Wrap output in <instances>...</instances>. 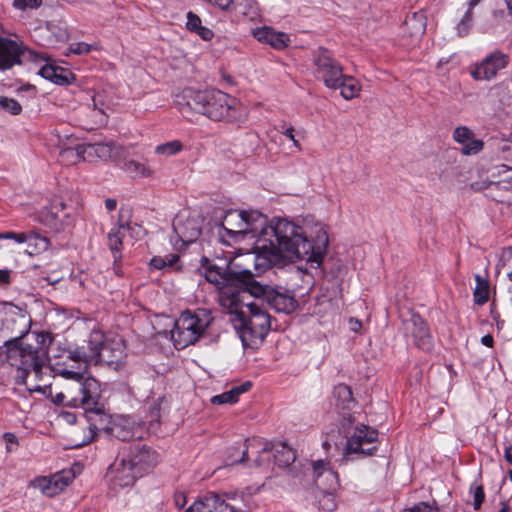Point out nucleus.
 Segmentation results:
<instances>
[{
    "mask_svg": "<svg viewBox=\"0 0 512 512\" xmlns=\"http://www.w3.org/2000/svg\"><path fill=\"white\" fill-rule=\"evenodd\" d=\"M252 251L228 258L232 270L253 279L252 270L262 273L273 266L304 261L307 268L321 266L328 246V234L324 224L313 218H302V226L280 223L260 238L254 239Z\"/></svg>",
    "mask_w": 512,
    "mask_h": 512,
    "instance_id": "f257e3e1",
    "label": "nucleus"
},
{
    "mask_svg": "<svg viewBox=\"0 0 512 512\" xmlns=\"http://www.w3.org/2000/svg\"><path fill=\"white\" fill-rule=\"evenodd\" d=\"M31 327V318L22 308L11 303H5L0 309V333L6 347V359L17 369L15 376L17 384L25 385L28 391L44 390V386L28 381L31 376L35 379L43 377L47 367L48 336L44 333H32L23 337Z\"/></svg>",
    "mask_w": 512,
    "mask_h": 512,
    "instance_id": "f03ea898",
    "label": "nucleus"
},
{
    "mask_svg": "<svg viewBox=\"0 0 512 512\" xmlns=\"http://www.w3.org/2000/svg\"><path fill=\"white\" fill-rule=\"evenodd\" d=\"M174 105L186 118L197 112L213 121L243 122L249 112L237 98L217 89L184 88L175 94Z\"/></svg>",
    "mask_w": 512,
    "mask_h": 512,
    "instance_id": "7ed1b4c3",
    "label": "nucleus"
},
{
    "mask_svg": "<svg viewBox=\"0 0 512 512\" xmlns=\"http://www.w3.org/2000/svg\"><path fill=\"white\" fill-rule=\"evenodd\" d=\"M244 295L235 310L227 309L231 314V322L236 329L244 347L255 348L260 345L271 329V317L263 305V300L255 298L246 301Z\"/></svg>",
    "mask_w": 512,
    "mask_h": 512,
    "instance_id": "20e7f679",
    "label": "nucleus"
},
{
    "mask_svg": "<svg viewBox=\"0 0 512 512\" xmlns=\"http://www.w3.org/2000/svg\"><path fill=\"white\" fill-rule=\"evenodd\" d=\"M287 223L290 226H302V219H289L273 217L268 220L258 211H228L223 220V227L228 234L236 239H257L269 229L276 228L279 224Z\"/></svg>",
    "mask_w": 512,
    "mask_h": 512,
    "instance_id": "39448f33",
    "label": "nucleus"
},
{
    "mask_svg": "<svg viewBox=\"0 0 512 512\" xmlns=\"http://www.w3.org/2000/svg\"><path fill=\"white\" fill-rule=\"evenodd\" d=\"M204 267V276L206 280L215 285L219 291V303L225 309L237 308V305L244 300L246 291V282L238 285L236 272L232 270L230 263L225 260L223 266L218 264H209Z\"/></svg>",
    "mask_w": 512,
    "mask_h": 512,
    "instance_id": "423d86ee",
    "label": "nucleus"
},
{
    "mask_svg": "<svg viewBox=\"0 0 512 512\" xmlns=\"http://www.w3.org/2000/svg\"><path fill=\"white\" fill-rule=\"evenodd\" d=\"M213 318L206 309L181 313L171 330V339L177 349L194 344L205 332Z\"/></svg>",
    "mask_w": 512,
    "mask_h": 512,
    "instance_id": "0eeeda50",
    "label": "nucleus"
},
{
    "mask_svg": "<svg viewBox=\"0 0 512 512\" xmlns=\"http://www.w3.org/2000/svg\"><path fill=\"white\" fill-rule=\"evenodd\" d=\"M89 345H94L95 365L107 364L118 370L125 362V343L119 336H107L93 330L89 336Z\"/></svg>",
    "mask_w": 512,
    "mask_h": 512,
    "instance_id": "6e6552de",
    "label": "nucleus"
},
{
    "mask_svg": "<svg viewBox=\"0 0 512 512\" xmlns=\"http://www.w3.org/2000/svg\"><path fill=\"white\" fill-rule=\"evenodd\" d=\"M247 294L254 298L266 300L277 312L292 313L298 307L297 300L286 293L279 292L269 285L262 284L255 279H249L246 283Z\"/></svg>",
    "mask_w": 512,
    "mask_h": 512,
    "instance_id": "1a4fd4ad",
    "label": "nucleus"
},
{
    "mask_svg": "<svg viewBox=\"0 0 512 512\" xmlns=\"http://www.w3.org/2000/svg\"><path fill=\"white\" fill-rule=\"evenodd\" d=\"M312 61L315 67V77L321 80L327 88L338 89L339 80L343 75V67L332 53L324 47H319L313 51Z\"/></svg>",
    "mask_w": 512,
    "mask_h": 512,
    "instance_id": "9d476101",
    "label": "nucleus"
},
{
    "mask_svg": "<svg viewBox=\"0 0 512 512\" xmlns=\"http://www.w3.org/2000/svg\"><path fill=\"white\" fill-rule=\"evenodd\" d=\"M378 432L366 425L357 426L353 434L347 440L346 453L368 456L376 451L374 443L377 441Z\"/></svg>",
    "mask_w": 512,
    "mask_h": 512,
    "instance_id": "9b49d317",
    "label": "nucleus"
},
{
    "mask_svg": "<svg viewBox=\"0 0 512 512\" xmlns=\"http://www.w3.org/2000/svg\"><path fill=\"white\" fill-rule=\"evenodd\" d=\"M72 387L74 398L83 399L82 403H77L75 408H83L87 411L96 410L100 397V383L92 377H87L81 381L68 383Z\"/></svg>",
    "mask_w": 512,
    "mask_h": 512,
    "instance_id": "f8f14e48",
    "label": "nucleus"
},
{
    "mask_svg": "<svg viewBox=\"0 0 512 512\" xmlns=\"http://www.w3.org/2000/svg\"><path fill=\"white\" fill-rule=\"evenodd\" d=\"M508 62L509 57L506 54L496 51L476 64L470 73L475 80L490 81L498 75L499 71L506 68Z\"/></svg>",
    "mask_w": 512,
    "mask_h": 512,
    "instance_id": "ddd939ff",
    "label": "nucleus"
},
{
    "mask_svg": "<svg viewBox=\"0 0 512 512\" xmlns=\"http://www.w3.org/2000/svg\"><path fill=\"white\" fill-rule=\"evenodd\" d=\"M47 367L49 368L48 372L47 373H44L43 374V377L40 378V379H35L34 376H31L28 381L32 384H38V385H41V386H44V390H40L38 391L39 393H42V394H51V384L49 382L50 378L52 377H61L67 381H69V383H73L75 381H81L83 379H85V373H86V370L82 369L81 366H78V368L76 370L74 369H67V368H64V367H51L49 365V359L47 360Z\"/></svg>",
    "mask_w": 512,
    "mask_h": 512,
    "instance_id": "4468645a",
    "label": "nucleus"
},
{
    "mask_svg": "<svg viewBox=\"0 0 512 512\" xmlns=\"http://www.w3.org/2000/svg\"><path fill=\"white\" fill-rule=\"evenodd\" d=\"M271 457L274 458L275 463L279 467H288L295 461V453L289 446L283 443L270 446L268 443H265L259 456L255 459V465L262 467L266 462H269Z\"/></svg>",
    "mask_w": 512,
    "mask_h": 512,
    "instance_id": "2eb2a0df",
    "label": "nucleus"
},
{
    "mask_svg": "<svg viewBox=\"0 0 512 512\" xmlns=\"http://www.w3.org/2000/svg\"><path fill=\"white\" fill-rule=\"evenodd\" d=\"M74 479L71 471H61L50 477L41 476L35 478L31 484L34 488L48 497H53L62 492Z\"/></svg>",
    "mask_w": 512,
    "mask_h": 512,
    "instance_id": "dca6fc26",
    "label": "nucleus"
},
{
    "mask_svg": "<svg viewBox=\"0 0 512 512\" xmlns=\"http://www.w3.org/2000/svg\"><path fill=\"white\" fill-rule=\"evenodd\" d=\"M0 240H13L18 244H26L25 253L30 256L45 252L50 245L46 237L34 232H4L0 233Z\"/></svg>",
    "mask_w": 512,
    "mask_h": 512,
    "instance_id": "f3484780",
    "label": "nucleus"
},
{
    "mask_svg": "<svg viewBox=\"0 0 512 512\" xmlns=\"http://www.w3.org/2000/svg\"><path fill=\"white\" fill-rule=\"evenodd\" d=\"M108 431L121 441L142 439L145 434L142 424L130 416H119L114 419L111 426L108 427Z\"/></svg>",
    "mask_w": 512,
    "mask_h": 512,
    "instance_id": "a211bd4d",
    "label": "nucleus"
},
{
    "mask_svg": "<svg viewBox=\"0 0 512 512\" xmlns=\"http://www.w3.org/2000/svg\"><path fill=\"white\" fill-rule=\"evenodd\" d=\"M108 477L113 488H125L132 486L139 475L123 455L110 466Z\"/></svg>",
    "mask_w": 512,
    "mask_h": 512,
    "instance_id": "6ab92c4d",
    "label": "nucleus"
},
{
    "mask_svg": "<svg viewBox=\"0 0 512 512\" xmlns=\"http://www.w3.org/2000/svg\"><path fill=\"white\" fill-rule=\"evenodd\" d=\"M124 456L139 477H142L158 463V454L146 446L135 447Z\"/></svg>",
    "mask_w": 512,
    "mask_h": 512,
    "instance_id": "aec40b11",
    "label": "nucleus"
},
{
    "mask_svg": "<svg viewBox=\"0 0 512 512\" xmlns=\"http://www.w3.org/2000/svg\"><path fill=\"white\" fill-rule=\"evenodd\" d=\"M251 34L259 43L269 45L278 51L286 49L291 44L289 34L277 31L271 26L255 27L251 29Z\"/></svg>",
    "mask_w": 512,
    "mask_h": 512,
    "instance_id": "412c9836",
    "label": "nucleus"
},
{
    "mask_svg": "<svg viewBox=\"0 0 512 512\" xmlns=\"http://www.w3.org/2000/svg\"><path fill=\"white\" fill-rule=\"evenodd\" d=\"M406 330L413 337L414 344L421 350L430 351L433 339L426 321L419 315L413 314L406 322Z\"/></svg>",
    "mask_w": 512,
    "mask_h": 512,
    "instance_id": "4be33fe9",
    "label": "nucleus"
},
{
    "mask_svg": "<svg viewBox=\"0 0 512 512\" xmlns=\"http://www.w3.org/2000/svg\"><path fill=\"white\" fill-rule=\"evenodd\" d=\"M186 512H246L216 494H209L194 502Z\"/></svg>",
    "mask_w": 512,
    "mask_h": 512,
    "instance_id": "5701e85b",
    "label": "nucleus"
},
{
    "mask_svg": "<svg viewBox=\"0 0 512 512\" xmlns=\"http://www.w3.org/2000/svg\"><path fill=\"white\" fill-rule=\"evenodd\" d=\"M313 477L316 486L321 491H336L339 486V479L336 472L330 467L329 462L318 460L313 462Z\"/></svg>",
    "mask_w": 512,
    "mask_h": 512,
    "instance_id": "b1692460",
    "label": "nucleus"
},
{
    "mask_svg": "<svg viewBox=\"0 0 512 512\" xmlns=\"http://www.w3.org/2000/svg\"><path fill=\"white\" fill-rule=\"evenodd\" d=\"M24 46L19 40L0 37V70H7L20 62Z\"/></svg>",
    "mask_w": 512,
    "mask_h": 512,
    "instance_id": "393cba45",
    "label": "nucleus"
},
{
    "mask_svg": "<svg viewBox=\"0 0 512 512\" xmlns=\"http://www.w3.org/2000/svg\"><path fill=\"white\" fill-rule=\"evenodd\" d=\"M453 139L462 146L463 155L478 154L484 147L483 141L475 138L474 132L466 126L456 127L453 131Z\"/></svg>",
    "mask_w": 512,
    "mask_h": 512,
    "instance_id": "a878e982",
    "label": "nucleus"
},
{
    "mask_svg": "<svg viewBox=\"0 0 512 512\" xmlns=\"http://www.w3.org/2000/svg\"><path fill=\"white\" fill-rule=\"evenodd\" d=\"M173 228L184 243L194 242L201 234L198 222L194 218H187L186 221H183L182 215L175 218Z\"/></svg>",
    "mask_w": 512,
    "mask_h": 512,
    "instance_id": "bb28decb",
    "label": "nucleus"
},
{
    "mask_svg": "<svg viewBox=\"0 0 512 512\" xmlns=\"http://www.w3.org/2000/svg\"><path fill=\"white\" fill-rule=\"evenodd\" d=\"M62 157L75 163L78 161H95L96 160V143L80 144L75 148H67L62 151Z\"/></svg>",
    "mask_w": 512,
    "mask_h": 512,
    "instance_id": "cd10ccee",
    "label": "nucleus"
},
{
    "mask_svg": "<svg viewBox=\"0 0 512 512\" xmlns=\"http://www.w3.org/2000/svg\"><path fill=\"white\" fill-rule=\"evenodd\" d=\"M39 74L57 85L69 84L74 80V75L69 70L49 63L40 69Z\"/></svg>",
    "mask_w": 512,
    "mask_h": 512,
    "instance_id": "c85d7f7f",
    "label": "nucleus"
},
{
    "mask_svg": "<svg viewBox=\"0 0 512 512\" xmlns=\"http://www.w3.org/2000/svg\"><path fill=\"white\" fill-rule=\"evenodd\" d=\"M426 30V18L421 12H414L404 22L403 31L413 40H418Z\"/></svg>",
    "mask_w": 512,
    "mask_h": 512,
    "instance_id": "c756f323",
    "label": "nucleus"
},
{
    "mask_svg": "<svg viewBox=\"0 0 512 512\" xmlns=\"http://www.w3.org/2000/svg\"><path fill=\"white\" fill-rule=\"evenodd\" d=\"M68 358L72 361L79 362L82 369L86 370L88 365L95 364L94 345L79 346L68 352Z\"/></svg>",
    "mask_w": 512,
    "mask_h": 512,
    "instance_id": "7c9ffc66",
    "label": "nucleus"
},
{
    "mask_svg": "<svg viewBox=\"0 0 512 512\" xmlns=\"http://www.w3.org/2000/svg\"><path fill=\"white\" fill-rule=\"evenodd\" d=\"M122 168L133 178H151L155 175V170L147 162L133 159L125 161Z\"/></svg>",
    "mask_w": 512,
    "mask_h": 512,
    "instance_id": "2f4dec72",
    "label": "nucleus"
},
{
    "mask_svg": "<svg viewBox=\"0 0 512 512\" xmlns=\"http://www.w3.org/2000/svg\"><path fill=\"white\" fill-rule=\"evenodd\" d=\"M186 28L192 33L198 35L204 41H211L214 37L213 31L202 25L200 17L193 12H188L186 15Z\"/></svg>",
    "mask_w": 512,
    "mask_h": 512,
    "instance_id": "473e14b6",
    "label": "nucleus"
},
{
    "mask_svg": "<svg viewBox=\"0 0 512 512\" xmlns=\"http://www.w3.org/2000/svg\"><path fill=\"white\" fill-rule=\"evenodd\" d=\"M251 387L250 382H245L239 386L231 388L229 391L215 395L211 398V403L216 405L234 404L238 401L240 394L247 392Z\"/></svg>",
    "mask_w": 512,
    "mask_h": 512,
    "instance_id": "72a5a7b5",
    "label": "nucleus"
},
{
    "mask_svg": "<svg viewBox=\"0 0 512 512\" xmlns=\"http://www.w3.org/2000/svg\"><path fill=\"white\" fill-rule=\"evenodd\" d=\"M132 227L128 225H120L119 227L113 228L108 234V245L113 253L114 261L117 262L120 259V250L122 245V239L126 232Z\"/></svg>",
    "mask_w": 512,
    "mask_h": 512,
    "instance_id": "f704fd0d",
    "label": "nucleus"
},
{
    "mask_svg": "<svg viewBox=\"0 0 512 512\" xmlns=\"http://www.w3.org/2000/svg\"><path fill=\"white\" fill-rule=\"evenodd\" d=\"M491 175L498 179L492 181L489 187H495L502 190H512V168L506 165L495 167Z\"/></svg>",
    "mask_w": 512,
    "mask_h": 512,
    "instance_id": "c9c22d12",
    "label": "nucleus"
},
{
    "mask_svg": "<svg viewBox=\"0 0 512 512\" xmlns=\"http://www.w3.org/2000/svg\"><path fill=\"white\" fill-rule=\"evenodd\" d=\"M338 89L345 100H351L359 95L361 85L354 77L343 74L339 80Z\"/></svg>",
    "mask_w": 512,
    "mask_h": 512,
    "instance_id": "e433bc0d",
    "label": "nucleus"
},
{
    "mask_svg": "<svg viewBox=\"0 0 512 512\" xmlns=\"http://www.w3.org/2000/svg\"><path fill=\"white\" fill-rule=\"evenodd\" d=\"M39 32L42 36L46 37V40L42 45L55 46L59 42H63L67 39V33L65 30L48 23L44 28H40Z\"/></svg>",
    "mask_w": 512,
    "mask_h": 512,
    "instance_id": "4c0bfd02",
    "label": "nucleus"
},
{
    "mask_svg": "<svg viewBox=\"0 0 512 512\" xmlns=\"http://www.w3.org/2000/svg\"><path fill=\"white\" fill-rule=\"evenodd\" d=\"M476 286L473 290V300L476 305L482 306L489 300L490 284L487 278L479 274L475 275Z\"/></svg>",
    "mask_w": 512,
    "mask_h": 512,
    "instance_id": "58836bf2",
    "label": "nucleus"
},
{
    "mask_svg": "<svg viewBox=\"0 0 512 512\" xmlns=\"http://www.w3.org/2000/svg\"><path fill=\"white\" fill-rule=\"evenodd\" d=\"M92 106L94 117L100 124L106 122V117L109 111H111L109 103L106 101V96L103 93H95L92 97Z\"/></svg>",
    "mask_w": 512,
    "mask_h": 512,
    "instance_id": "ea45409f",
    "label": "nucleus"
},
{
    "mask_svg": "<svg viewBox=\"0 0 512 512\" xmlns=\"http://www.w3.org/2000/svg\"><path fill=\"white\" fill-rule=\"evenodd\" d=\"M333 395L337 400V404L343 409L347 408L353 401L352 391L345 384H339L335 386Z\"/></svg>",
    "mask_w": 512,
    "mask_h": 512,
    "instance_id": "a19ab883",
    "label": "nucleus"
},
{
    "mask_svg": "<svg viewBox=\"0 0 512 512\" xmlns=\"http://www.w3.org/2000/svg\"><path fill=\"white\" fill-rule=\"evenodd\" d=\"M83 399L74 398L72 395V387H69L68 384L65 386L64 391L57 393L54 397V402L57 404L66 403L71 407H76L77 403H82Z\"/></svg>",
    "mask_w": 512,
    "mask_h": 512,
    "instance_id": "79ce46f5",
    "label": "nucleus"
},
{
    "mask_svg": "<svg viewBox=\"0 0 512 512\" xmlns=\"http://www.w3.org/2000/svg\"><path fill=\"white\" fill-rule=\"evenodd\" d=\"M182 150V143L179 140L169 141L156 146L155 153L164 156H172Z\"/></svg>",
    "mask_w": 512,
    "mask_h": 512,
    "instance_id": "37998d69",
    "label": "nucleus"
},
{
    "mask_svg": "<svg viewBox=\"0 0 512 512\" xmlns=\"http://www.w3.org/2000/svg\"><path fill=\"white\" fill-rule=\"evenodd\" d=\"M334 491H321L319 496V506L322 510L332 512L337 508V502L333 495Z\"/></svg>",
    "mask_w": 512,
    "mask_h": 512,
    "instance_id": "c03bdc74",
    "label": "nucleus"
},
{
    "mask_svg": "<svg viewBox=\"0 0 512 512\" xmlns=\"http://www.w3.org/2000/svg\"><path fill=\"white\" fill-rule=\"evenodd\" d=\"M118 148L113 143H96V159H109L116 155Z\"/></svg>",
    "mask_w": 512,
    "mask_h": 512,
    "instance_id": "a18cd8bd",
    "label": "nucleus"
},
{
    "mask_svg": "<svg viewBox=\"0 0 512 512\" xmlns=\"http://www.w3.org/2000/svg\"><path fill=\"white\" fill-rule=\"evenodd\" d=\"M0 108L12 115H18L22 111V106L17 100L4 96L0 97Z\"/></svg>",
    "mask_w": 512,
    "mask_h": 512,
    "instance_id": "49530a36",
    "label": "nucleus"
},
{
    "mask_svg": "<svg viewBox=\"0 0 512 512\" xmlns=\"http://www.w3.org/2000/svg\"><path fill=\"white\" fill-rule=\"evenodd\" d=\"M495 93L499 97L502 106L512 105V93L508 86L500 84L495 87Z\"/></svg>",
    "mask_w": 512,
    "mask_h": 512,
    "instance_id": "de8ad7c7",
    "label": "nucleus"
},
{
    "mask_svg": "<svg viewBox=\"0 0 512 512\" xmlns=\"http://www.w3.org/2000/svg\"><path fill=\"white\" fill-rule=\"evenodd\" d=\"M42 4V0H14L12 6L20 11L27 9H37Z\"/></svg>",
    "mask_w": 512,
    "mask_h": 512,
    "instance_id": "09e8293b",
    "label": "nucleus"
},
{
    "mask_svg": "<svg viewBox=\"0 0 512 512\" xmlns=\"http://www.w3.org/2000/svg\"><path fill=\"white\" fill-rule=\"evenodd\" d=\"M472 24V14L471 11L467 10L464 14L463 18L457 25L458 34L464 36L468 33Z\"/></svg>",
    "mask_w": 512,
    "mask_h": 512,
    "instance_id": "8fccbe9b",
    "label": "nucleus"
},
{
    "mask_svg": "<svg viewBox=\"0 0 512 512\" xmlns=\"http://www.w3.org/2000/svg\"><path fill=\"white\" fill-rule=\"evenodd\" d=\"M471 493L473 494V499H474V502H473L474 509L477 510L480 508V506L483 503L484 498H485L483 487L481 485H473L471 487Z\"/></svg>",
    "mask_w": 512,
    "mask_h": 512,
    "instance_id": "3c124183",
    "label": "nucleus"
},
{
    "mask_svg": "<svg viewBox=\"0 0 512 512\" xmlns=\"http://www.w3.org/2000/svg\"><path fill=\"white\" fill-rule=\"evenodd\" d=\"M243 14L251 21H256L261 17L259 7L255 2H248Z\"/></svg>",
    "mask_w": 512,
    "mask_h": 512,
    "instance_id": "603ef678",
    "label": "nucleus"
},
{
    "mask_svg": "<svg viewBox=\"0 0 512 512\" xmlns=\"http://www.w3.org/2000/svg\"><path fill=\"white\" fill-rule=\"evenodd\" d=\"M94 47L90 44H87L85 42H76L72 43L69 47V51L74 54H87L89 53Z\"/></svg>",
    "mask_w": 512,
    "mask_h": 512,
    "instance_id": "864d4df0",
    "label": "nucleus"
},
{
    "mask_svg": "<svg viewBox=\"0 0 512 512\" xmlns=\"http://www.w3.org/2000/svg\"><path fill=\"white\" fill-rule=\"evenodd\" d=\"M409 512H440L435 506L427 502H420L409 509Z\"/></svg>",
    "mask_w": 512,
    "mask_h": 512,
    "instance_id": "5fc2aeb1",
    "label": "nucleus"
},
{
    "mask_svg": "<svg viewBox=\"0 0 512 512\" xmlns=\"http://www.w3.org/2000/svg\"><path fill=\"white\" fill-rule=\"evenodd\" d=\"M96 435V427L89 425L82 440L76 442L75 446H82L90 443Z\"/></svg>",
    "mask_w": 512,
    "mask_h": 512,
    "instance_id": "6e6d98bb",
    "label": "nucleus"
},
{
    "mask_svg": "<svg viewBox=\"0 0 512 512\" xmlns=\"http://www.w3.org/2000/svg\"><path fill=\"white\" fill-rule=\"evenodd\" d=\"M164 258L166 259V261H165L166 270H173V269L178 270L180 268L178 265L180 257L177 254H169V255L164 256Z\"/></svg>",
    "mask_w": 512,
    "mask_h": 512,
    "instance_id": "4d7b16f0",
    "label": "nucleus"
},
{
    "mask_svg": "<svg viewBox=\"0 0 512 512\" xmlns=\"http://www.w3.org/2000/svg\"><path fill=\"white\" fill-rule=\"evenodd\" d=\"M283 134L293 143V146L296 148V150L301 151L302 146L299 143V141L295 138L294 135V129L293 127H288L283 131Z\"/></svg>",
    "mask_w": 512,
    "mask_h": 512,
    "instance_id": "13d9d810",
    "label": "nucleus"
},
{
    "mask_svg": "<svg viewBox=\"0 0 512 512\" xmlns=\"http://www.w3.org/2000/svg\"><path fill=\"white\" fill-rule=\"evenodd\" d=\"M211 5L216 6L222 10H229L234 0H207Z\"/></svg>",
    "mask_w": 512,
    "mask_h": 512,
    "instance_id": "bf43d9fd",
    "label": "nucleus"
},
{
    "mask_svg": "<svg viewBox=\"0 0 512 512\" xmlns=\"http://www.w3.org/2000/svg\"><path fill=\"white\" fill-rule=\"evenodd\" d=\"M3 438L6 442L7 451H12L17 445V438L13 433H5Z\"/></svg>",
    "mask_w": 512,
    "mask_h": 512,
    "instance_id": "052dcab7",
    "label": "nucleus"
},
{
    "mask_svg": "<svg viewBox=\"0 0 512 512\" xmlns=\"http://www.w3.org/2000/svg\"><path fill=\"white\" fill-rule=\"evenodd\" d=\"M165 261L164 257L156 256L150 260V266L157 270H166Z\"/></svg>",
    "mask_w": 512,
    "mask_h": 512,
    "instance_id": "680f3d73",
    "label": "nucleus"
},
{
    "mask_svg": "<svg viewBox=\"0 0 512 512\" xmlns=\"http://www.w3.org/2000/svg\"><path fill=\"white\" fill-rule=\"evenodd\" d=\"M11 282V270L0 269V286H5Z\"/></svg>",
    "mask_w": 512,
    "mask_h": 512,
    "instance_id": "e2e57ef3",
    "label": "nucleus"
},
{
    "mask_svg": "<svg viewBox=\"0 0 512 512\" xmlns=\"http://www.w3.org/2000/svg\"><path fill=\"white\" fill-rule=\"evenodd\" d=\"M150 416H151V420H150L151 423L154 421L158 422L159 417H160V407H159L158 403H154V405L151 407Z\"/></svg>",
    "mask_w": 512,
    "mask_h": 512,
    "instance_id": "0e129e2a",
    "label": "nucleus"
},
{
    "mask_svg": "<svg viewBox=\"0 0 512 512\" xmlns=\"http://www.w3.org/2000/svg\"><path fill=\"white\" fill-rule=\"evenodd\" d=\"M174 502L179 509L183 508L186 504L185 495L182 492L176 493L174 496Z\"/></svg>",
    "mask_w": 512,
    "mask_h": 512,
    "instance_id": "69168bd1",
    "label": "nucleus"
},
{
    "mask_svg": "<svg viewBox=\"0 0 512 512\" xmlns=\"http://www.w3.org/2000/svg\"><path fill=\"white\" fill-rule=\"evenodd\" d=\"M116 207H117V201L115 199L107 198L105 200V208L107 209V211H113L116 209Z\"/></svg>",
    "mask_w": 512,
    "mask_h": 512,
    "instance_id": "338daca9",
    "label": "nucleus"
},
{
    "mask_svg": "<svg viewBox=\"0 0 512 512\" xmlns=\"http://www.w3.org/2000/svg\"><path fill=\"white\" fill-rule=\"evenodd\" d=\"M349 323H350V329L353 332H358L361 329V327H362L361 322L359 320H357V319L351 318Z\"/></svg>",
    "mask_w": 512,
    "mask_h": 512,
    "instance_id": "774afa93",
    "label": "nucleus"
}]
</instances>
